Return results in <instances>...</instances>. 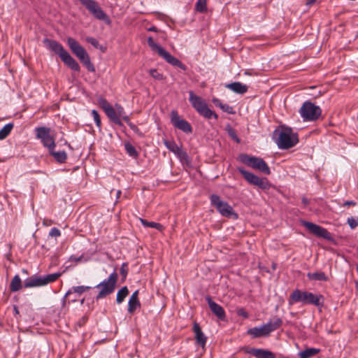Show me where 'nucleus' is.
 <instances>
[{
  "mask_svg": "<svg viewBox=\"0 0 358 358\" xmlns=\"http://www.w3.org/2000/svg\"><path fill=\"white\" fill-rule=\"evenodd\" d=\"M298 302H301L303 304H311L317 307H322L324 298L322 294H314L312 292L296 289L290 294L289 304L292 305Z\"/></svg>",
  "mask_w": 358,
  "mask_h": 358,
  "instance_id": "1",
  "label": "nucleus"
},
{
  "mask_svg": "<svg viewBox=\"0 0 358 358\" xmlns=\"http://www.w3.org/2000/svg\"><path fill=\"white\" fill-rule=\"evenodd\" d=\"M43 43L51 51L57 54L62 62L70 69L75 71H80L78 63L73 59L71 55L64 48L62 44L56 41L45 38Z\"/></svg>",
  "mask_w": 358,
  "mask_h": 358,
  "instance_id": "2",
  "label": "nucleus"
},
{
  "mask_svg": "<svg viewBox=\"0 0 358 358\" xmlns=\"http://www.w3.org/2000/svg\"><path fill=\"white\" fill-rule=\"evenodd\" d=\"M67 44L72 52L80 59L90 72L95 71V68L90 61V57L86 50L77 41L73 38H67Z\"/></svg>",
  "mask_w": 358,
  "mask_h": 358,
  "instance_id": "3",
  "label": "nucleus"
},
{
  "mask_svg": "<svg viewBox=\"0 0 358 358\" xmlns=\"http://www.w3.org/2000/svg\"><path fill=\"white\" fill-rule=\"evenodd\" d=\"M189 101L192 107L203 117L206 119L218 118L217 115L208 108L206 102L201 97L196 95L192 91L189 92Z\"/></svg>",
  "mask_w": 358,
  "mask_h": 358,
  "instance_id": "4",
  "label": "nucleus"
},
{
  "mask_svg": "<svg viewBox=\"0 0 358 358\" xmlns=\"http://www.w3.org/2000/svg\"><path fill=\"white\" fill-rule=\"evenodd\" d=\"M148 44L152 51L157 52L159 55V56L162 57L166 62H168L171 65L173 66H177L183 71H185L187 69V67L184 64H182L176 57L171 55L160 45L156 43L152 37H149L148 38Z\"/></svg>",
  "mask_w": 358,
  "mask_h": 358,
  "instance_id": "5",
  "label": "nucleus"
},
{
  "mask_svg": "<svg viewBox=\"0 0 358 358\" xmlns=\"http://www.w3.org/2000/svg\"><path fill=\"white\" fill-rule=\"evenodd\" d=\"M275 142L279 148L289 149L294 147L299 142V138L297 134L291 128L282 127L278 132Z\"/></svg>",
  "mask_w": 358,
  "mask_h": 358,
  "instance_id": "6",
  "label": "nucleus"
},
{
  "mask_svg": "<svg viewBox=\"0 0 358 358\" xmlns=\"http://www.w3.org/2000/svg\"><path fill=\"white\" fill-rule=\"evenodd\" d=\"M238 159L245 165L258 170L264 174L269 175L271 173L270 169L265 161L255 156H250L247 154H241L238 157Z\"/></svg>",
  "mask_w": 358,
  "mask_h": 358,
  "instance_id": "7",
  "label": "nucleus"
},
{
  "mask_svg": "<svg viewBox=\"0 0 358 358\" xmlns=\"http://www.w3.org/2000/svg\"><path fill=\"white\" fill-rule=\"evenodd\" d=\"M117 278V273L113 271L107 279L103 280L95 287L100 289L99 292L96 296V300L103 299L114 292Z\"/></svg>",
  "mask_w": 358,
  "mask_h": 358,
  "instance_id": "8",
  "label": "nucleus"
},
{
  "mask_svg": "<svg viewBox=\"0 0 358 358\" xmlns=\"http://www.w3.org/2000/svg\"><path fill=\"white\" fill-rule=\"evenodd\" d=\"M61 275L60 273H54L44 276L32 275L27 278L24 282L26 288L41 287L55 282Z\"/></svg>",
  "mask_w": 358,
  "mask_h": 358,
  "instance_id": "9",
  "label": "nucleus"
},
{
  "mask_svg": "<svg viewBox=\"0 0 358 358\" xmlns=\"http://www.w3.org/2000/svg\"><path fill=\"white\" fill-rule=\"evenodd\" d=\"M211 205L216 208L217 211L224 217H233L238 218V214L234 212L233 208L227 202L222 201L219 196L212 194L210 197Z\"/></svg>",
  "mask_w": 358,
  "mask_h": 358,
  "instance_id": "10",
  "label": "nucleus"
},
{
  "mask_svg": "<svg viewBox=\"0 0 358 358\" xmlns=\"http://www.w3.org/2000/svg\"><path fill=\"white\" fill-rule=\"evenodd\" d=\"M299 113L304 121H315L321 115L322 110L313 103L306 101L301 107Z\"/></svg>",
  "mask_w": 358,
  "mask_h": 358,
  "instance_id": "11",
  "label": "nucleus"
},
{
  "mask_svg": "<svg viewBox=\"0 0 358 358\" xmlns=\"http://www.w3.org/2000/svg\"><path fill=\"white\" fill-rule=\"evenodd\" d=\"M238 171L248 183L255 185L262 189H269L270 184L266 178H259L257 176L245 171L242 167H238Z\"/></svg>",
  "mask_w": 358,
  "mask_h": 358,
  "instance_id": "12",
  "label": "nucleus"
},
{
  "mask_svg": "<svg viewBox=\"0 0 358 358\" xmlns=\"http://www.w3.org/2000/svg\"><path fill=\"white\" fill-rule=\"evenodd\" d=\"M36 138L40 139L43 146L49 150L55 149V138L50 135V129L45 127H40L36 129Z\"/></svg>",
  "mask_w": 358,
  "mask_h": 358,
  "instance_id": "13",
  "label": "nucleus"
},
{
  "mask_svg": "<svg viewBox=\"0 0 358 358\" xmlns=\"http://www.w3.org/2000/svg\"><path fill=\"white\" fill-rule=\"evenodd\" d=\"M93 16L100 20L108 19L106 14L94 0H79Z\"/></svg>",
  "mask_w": 358,
  "mask_h": 358,
  "instance_id": "14",
  "label": "nucleus"
},
{
  "mask_svg": "<svg viewBox=\"0 0 358 358\" xmlns=\"http://www.w3.org/2000/svg\"><path fill=\"white\" fill-rule=\"evenodd\" d=\"M171 122L176 128L186 134L192 132V127L190 124L187 120L182 119L176 110L171 111Z\"/></svg>",
  "mask_w": 358,
  "mask_h": 358,
  "instance_id": "15",
  "label": "nucleus"
},
{
  "mask_svg": "<svg viewBox=\"0 0 358 358\" xmlns=\"http://www.w3.org/2000/svg\"><path fill=\"white\" fill-rule=\"evenodd\" d=\"M92 287L90 286H75L72 287L65 294L64 298L66 299L69 303L77 301L78 296H80L83 293L90 290Z\"/></svg>",
  "mask_w": 358,
  "mask_h": 358,
  "instance_id": "16",
  "label": "nucleus"
},
{
  "mask_svg": "<svg viewBox=\"0 0 358 358\" xmlns=\"http://www.w3.org/2000/svg\"><path fill=\"white\" fill-rule=\"evenodd\" d=\"M303 225L313 234H314L316 236L322 237L324 238H328L329 236V231L314 223L309 222H303Z\"/></svg>",
  "mask_w": 358,
  "mask_h": 358,
  "instance_id": "17",
  "label": "nucleus"
},
{
  "mask_svg": "<svg viewBox=\"0 0 358 358\" xmlns=\"http://www.w3.org/2000/svg\"><path fill=\"white\" fill-rule=\"evenodd\" d=\"M206 300L207 301L212 313L215 314L219 320L222 321L224 320L226 318V314L224 308L220 305L213 301L209 296L206 297Z\"/></svg>",
  "mask_w": 358,
  "mask_h": 358,
  "instance_id": "18",
  "label": "nucleus"
},
{
  "mask_svg": "<svg viewBox=\"0 0 358 358\" xmlns=\"http://www.w3.org/2000/svg\"><path fill=\"white\" fill-rule=\"evenodd\" d=\"M243 350L247 354L252 355L257 358H274V355L271 351L264 349L243 348Z\"/></svg>",
  "mask_w": 358,
  "mask_h": 358,
  "instance_id": "19",
  "label": "nucleus"
},
{
  "mask_svg": "<svg viewBox=\"0 0 358 358\" xmlns=\"http://www.w3.org/2000/svg\"><path fill=\"white\" fill-rule=\"evenodd\" d=\"M193 331L195 334V340L196 343L203 348L207 341V337L202 332L201 329L198 323H194Z\"/></svg>",
  "mask_w": 358,
  "mask_h": 358,
  "instance_id": "20",
  "label": "nucleus"
},
{
  "mask_svg": "<svg viewBox=\"0 0 358 358\" xmlns=\"http://www.w3.org/2000/svg\"><path fill=\"white\" fill-rule=\"evenodd\" d=\"M248 334L252 336L253 338L264 337L268 336L269 335L264 324L260 327H255L249 329L248 331Z\"/></svg>",
  "mask_w": 358,
  "mask_h": 358,
  "instance_id": "21",
  "label": "nucleus"
},
{
  "mask_svg": "<svg viewBox=\"0 0 358 358\" xmlns=\"http://www.w3.org/2000/svg\"><path fill=\"white\" fill-rule=\"evenodd\" d=\"M226 87L235 93L243 94L248 91V86L240 82H234L226 85Z\"/></svg>",
  "mask_w": 358,
  "mask_h": 358,
  "instance_id": "22",
  "label": "nucleus"
},
{
  "mask_svg": "<svg viewBox=\"0 0 358 358\" xmlns=\"http://www.w3.org/2000/svg\"><path fill=\"white\" fill-rule=\"evenodd\" d=\"M138 290H136L130 296L128 303V311L130 313H134V310L141 306V303L138 301Z\"/></svg>",
  "mask_w": 358,
  "mask_h": 358,
  "instance_id": "23",
  "label": "nucleus"
},
{
  "mask_svg": "<svg viewBox=\"0 0 358 358\" xmlns=\"http://www.w3.org/2000/svg\"><path fill=\"white\" fill-rule=\"evenodd\" d=\"M282 324V319L279 317H274L270 320L268 322L264 324L268 333L270 334L272 331L279 329Z\"/></svg>",
  "mask_w": 358,
  "mask_h": 358,
  "instance_id": "24",
  "label": "nucleus"
},
{
  "mask_svg": "<svg viewBox=\"0 0 358 358\" xmlns=\"http://www.w3.org/2000/svg\"><path fill=\"white\" fill-rule=\"evenodd\" d=\"M105 113L107 115V117L110 119V121H112L113 122H114L115 124H116L119 126L122 125V123L117 115V113L116 112V110H115V108L113 106H111L110 108H108L105 112Z\"/></svg>",
  "mask_w": 358,
  "mask_h": 358,
  "instance_id": "25",
  "label": "nucleus"
},
{
  "mask_svg": "<svg viewBox=\"0 0 358 358\" xmlns=\"http://www.w3.org/2000/svg\"><path fill=\"white\" fill-rule=\"evenodd\" d=\"M307 277L308 279L317 281H327L328 278L326 274L322 271H317L314 273H308Z\"/></svg>",
  "mask_w": 358,
  "mask_h": 358,
  "instance_id": "26",
  "label": "nucleus"
},
{
  "mask_svg": "<svg viewBox=\"0 0 358 358\" xmlns=\"http://www.w3.org/2000/svg\"><path fill=\"white\" fill-rule=\"evenodd\" d=\"M22 280L18 275H15L10 284V289L12 292L19 291L22 288Z\"/></svg>",
  "mask_w": 358,
  "mask_h": 358,
  "instance_id": "27",
  "label": "nucleus"
},
{
  "mask_svg": "<svg viewBox=\"0 0 358 358\" xmlns=\"http://www.w3.org/2000/svg\"><path fill=\"white\" fill-rule=\"evenodd\" d=\"M50 154L54 157L55 160L59 163L65 162L67 155L64 151L55 152L54 149L49 150Z\"/></svg>",
  "mask_w": 358,
  "mask_h": 358,
  "instance_id": "28",
  "label": "nucleus"
},
{
  "mask_svg": "<svg viewBox=\"0 0 358 358\" xmlns=\"http://www.w3.org/2000/svg\"><path fill=\"white\" fill-rule=\"evenodd\" d=\"M320 352L317 348H308L299 352V358H309L316 355Z\"/></svg>",
  "mask_w": 358,
  "mask_h": 358,
  "instance_id": "29",
  "label": "nucleus"
},
{
  "mask_svg": "<svg viewBox=\"0 0 358 358\" xmlns=\"http://www.w3.org/2000/svg\"><path fill=\"white\" fill-rule=\"evenodd\" d=\"M139 220L141 223L145 227H151L155 228L160 231H163L164 227L159 223L155 222H148L146 220H144L143 218H139Z\"/></svg>",
  "mask_w": 358,
  "mask_h": 358,
  "instance_id": "30",
  "label": "nucleus"
},
{
  "mask_svg": "<svg viewBox=\"0 0 358 358\" xmlns=\"http://www.w3.org/2000/svg\"><path fill=\"white\" fill-rule=\"evenodd\" d=\"M129 294V289L127 286L122 287L117 293L116 301L121 303Z\"/></svg>",
  "mask_w": 358,
  "mask_h": 358,
  "instance_id": "31",
  "label": "nucleus"
},
{
  "mask_svg": "<svg viewBox=\"0 0 358 358\" xmlns=\"http://www.w3.org/2000/svg\"><path fill=\"white\" fill-rule=\"evenodd\" d=\"M13 128V123H8L3 126V127L0 130V140H3L6 138L8 134L10 133Z\"/></svg>",
  "mask_w": 358,
  "mask_h": 358,
  "instance_id": "32",
  "label": "nucleus"
},
{
  "mask_svg": "<svg viewBox=\"0 0 358 358\" xmlns=\"http://www.w3.org/2000/svg\"><path fill=\"white\" fill-rule=\"evenodd\" d=\"M124 148L127 153L133 158H137L138 156V153L136 151V148L130 143H124Z\"/></svg>",
  "mask_w": 358,
  "mask_h": 358,
  "instance_id": "33",
  "label": "nucleus"
},
{
  "mask_svg": "<svg viewBox=\"0 0 358 358\" xmlns=\"http://www.w3.org/2000/svg\"><path fill=\"white\" fill-rule=\"evenodd\" d=\"M164 143L165 145V146L171 152H174V153H177L178 152V151L180 150V148H178V146L176 145V143L171 141H167V140H165L164 141Z\"/></svg>",
  "mask_w": 358,
  "mask_h": 358,
  "instance_id": "34",
  "label": "nucleus"
},
{
  "mask_svg": "<svg viewBox=\"0 0 358 358\" xmlns=\"http://www.w3.org/2000/svg\"><path fill=\"white\" fill-rule=\"evenodd\" d=\"M196 10L199 13H204L207 10V0H198L196 3Z\"/></svg>",
  "mask_w": 358,
  "mask_h": 358,
  "instance_id": "35",
  "label": "nucleus"
},
{
  "mask_svg": "<svg viewBox=\"0 0 358 358\" xmlns=\"http://www.w3.org/2000/svg\"><path fill=\"white\" fill-rule=\"evenodd\" d=\"M98 103L100 107L106 112L108 108H110L112 106L107 101V100L103 97H99L98 99Z\"/></svg>",
  "mask_w": 358,
  "mask_h": 358,
  "instance_id": "36",
  "label": "nucleus"
},
{
  "mask_svg": "<svg viewBox=\"0 0 358 358\" xmlns=\"http://www.w3.org/2000/svg\"><path fill=\"white\" fill-rule=\"evenodd\" d=\"M220 109L222 111L227 113L228 114H234L235 113V111H234L233 107L230 106L229 105H228L227 103H223L222 106H220Z\"/></svg>",
  "mask_w": 358,
  "mask_h": 358,
  "instance_id": "37",
  "label": "nucleus"
},
{
  "mask_svg": "<svg viewBox=\"0 0 358 358\" xmlns=\"http://www.w3.org/2000/svg\"><path fill=\"white\" fill-rule=\"evenodd\" d=\"M92 115L94 118V120L96 123V125L98 127H101V118H100V116L98 113V112L95 110H92Z\"/></svg>",
  "mask_w": 358,
  "mask_h": 358,
  "instance_id": "38",
  "label": "nucleus"
},
{
  "mask_svg": "<svg viewBox=\"0 0 358 358\" xmlns=\"http://www.w3.org/2000/svg\"><path fill=\"white\" fill-rule=\"evenodd\" d=\"M150 76L158 80H161L163 79V75L160 73H159L156 69H151L150 71Z\"/></svg>",
  "mask_w": 358,
  "mask_h": 358,
  "instance_id": "39",
  "label": "nucleus"
},
{
  "mask_svg": "<svg viewBox=\"0 0 358 358\" xmlns=\"http://www.w3.org/2000/svg\"><path fill=\"white\" fill-rule=\"evenodd\" d=\"M127 264L123 263L122 264V266L120 268V272L121 275L122 276V280H124L127 278V273H128V269H127Z\"/></svg>",
  "mask_w": 358,
  "mask_h": 358,
  "instance_id": "40",
  "label": "nucleus"
},
{
  "mask_svg": "<svg viewBox=\"0 0 358 358\" xmlns=\"http://www.w3.org/2000/svg\"><path fill=\"white\" fill-rule=\"evenodd\" d=\"M128 125L130 129L135 132L138 136H143V134L140 131V129L137 127L136 125L133 124L132 122H128Z\"/></svg>",
  "mask_w": 358,
  "mask_h": 358,
  "instance_id": "41",
  "label": "nucleus"
},
{
  "mask_svg": "<svg viewBox=\"0 0 358 358\" xmlns=\"http://www.w3.org/2000/svg\"><path fill=\"white\" fill-rule=\"evenodd\" d=\"M348 224H349L351 229H355L358 226V219L355 220L353 217H349L348 219Z\"/></svg>",
  "mask_w": 358,
  "mask_h": 358,
  "instance_id": "42",
  "label": "nucleus"
},
{
  "mask_svg": "<svg viewBox=\"0 0 358 358\" xmlns=\"http://www.w3.org/2000/svg\"><path fill=\"white\" fill-rule=\"evenodd\" d=\"M86 41L93 45L94 48H98L99 43L98 41L93 37H87Z\"/></svg>",
  "mask_w": 358,
  "mask_h": 358,
  "instance_id": "43",
  "label": "nucleus"
},
{
  "mask_svg": "<svg viewBox=\"0 0 358 358\" xmlns=\"http://www.w3.org/2000/svg\"><path fill=\"white\" fill-rule=\"evenodd\" d=\"M49 235L52 237H58L61 235V232L57 228L53 227L50 229Z\"/></svg>",
  "mask_w": 358,
  "mask_h": 358,
  "instance_id": "44",
  "label": "nucleus"
},
{
  "mask_svg": "<svg viewBox=\"0 0 358 358\" xmlns=\"http://www.w3.org/2000/svg\"><path fill=\"white\" fill-rule=\"evenodd\" d=\"M114 108L116 110V112L117 113V115L119 117L124 115V108L120 104L116 103Z\"/></svg>",
  "mask_w": 358,
  "mask_h": 358,
  "instance_id": "45",
  "label": "nucleus"
},
{
  "mask_svg": "<svg viewBox=\"0 0 358 358\" xmlns=\"http://www.w3.org/2000/svg\"><path fill=\"white\" fill-rule=\"evenodd\" d=\"M238 315H240V316H243V317L245 318H247L248 317V314L247 313V312L243 309V308H241L238 310Z\"/></svg>",
  "mask_w": 358,
  "mask_h": 358,
  "instance_id": "46",
  "label": "nucleus"
},
{
  "mask_svg": "<svg viewBox=\"0 0 358 358\" xmlns=\"http://www.w3.org/2000/svg\"><path fill=\"white\" fill-rule=\"evenodd\" d=\"M213 103H214L216 106H218L219 108H220V106H222V104H223V103H222V101H221L220 99H217V98H214V99H213Z\"/></svg>",
  "mask_w": 358,
  "mask_h": 358,
  "instance_id": "47",
  "label": "nucleus"
},
{
  "mask_svg": "<svg viewBox=\"0 0 358 358\" xmlns=\"http://www.w3.org/2000/svg\"><path fill=\"white\" fill-rule=\"evenodd\" d=\"M229 135L230 136L234 139L237 143H239L240 142V139L237 137V136L236 135L235 132L234 131H231L230 133H229Z\"/></svg>",
  "mask_w": 358,
  "mask_h": 358,
  "instance_id": "48",
  "label": "nucleus"
},
{
  "mask_svg": "<svg viewBox=\"0 0 358 358\" xmlns=\"http://www.w3.org/2000/svg\"><path fill=\"white\" fill-rule=\"evenodd\" d=\"M344 206H355L356 205V202L353 201H346L344 204Z\"/></svg>",
  "mask_w": 358,
  "mask_h": 358,
  "instance_id": "49",
  "label": "nucleus"
},
{
  "mask_svg": "<svg viewBox=\"0 0 358 358\" xmlns=\"http://www.w3.org/2000/svg\"><path fill=\"white\" fill-rule=\"evenodd\" d=\"M148 31H154V32H157L158 31V29L155 26H152V27H150L148 29Z\"/></svg>",
  "mask_w": 358,
  "mask_h": 358,
  "instance_id": "50",
  "label": "nucleus"
},
{
  "mask_svg": "<svg viewBox=\"0 0 358 358\" xmlns=\"http://www.w3.org/2000/svg\"><path fill=\"white\" fill-rule=\"evenodd\" d=\"M315 1H316V0H307L306 4L307 6H310V5L313 4Z\"/></svg>",
  "mask_w": 358,
  "mask_h": 358,
  "instance_id": "51",
  "label": "nucleus"
},
{
  "mask_svg": "<svg viewBox=\"0 0 358 358\" xmlns=\"http://www.w3.org/2000/svg\"><path fill=\"white\" fill-rule=\"evenodd\" d=\"M302 203H303L305 206L308 205V203H309L308 199H306V198H303V199H302Z\"/></svg>",
  "mask_w": 358,
  "mask_h": 358,
  "instance_id": "52",
  "label": "nucleus"
},
{
  "mask_svg": "<svg viewBox=\"0 0 358 358\" xmlns=\"http://www.w3.org/2000/svg\"><path fill=\"white\" fill-rule=\"evenodd\" d=\"M122 117H123V119L124 120V121H125L127 124H128V122H131L129 121V117H128V116H123V115H122Z\"/></svg>",
  "mask_w": 358,
  "mask_h": 358,
  "instance_id": "53",
  "label": "nucleus"
},
{
  "mask_svg": "<svg viewBox=\"0 0 358 358\" xmlns=\"http://www.w3.org/2000/svg\"><path fill=\"white\" fill-rule=\"evenodd\" d=\"M14 310H15V313L16 314H18V313H19V311H18L17 308L16 306H15V307H14Z\"/></svg>",
  "mask_w": 358,
  "mask_h": 358,
  "instance_id": "54",
  "label": "nucleus"
},
{
  "mask_svg": "<svg viewBox=\"0 0 358 358\" xmlns=\"http://www.w3.org/2000/svg\"><path fill=\"white\" fill-rule=\"evenodd\" d=\"M84 302H85V299H82L80 300V304H81V305H82V304H83V303H84Z\"/></svg>",
  "mask_w": 358,
  "mask_h": 358,
  "instance_id": "55",
  "label": "nucleus"
}]
</instances>
